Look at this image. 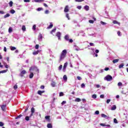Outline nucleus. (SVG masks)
Here are the masks:
<instances>
[{
  "instance_id": "nucleus-14",
  "label": "nucleus",
  "mask_w": 128,
  "mask_h": 128,
  "mask_svg": "<svg viewBox=\"0 0 128 128\" xmlns=\"http://www.w3.org/2000/svg\"><path fill=\"white\" fill-rule=\"evenodd\" d=\"M8 70V69H6V70L0 71V74H6V72Z\"/></svg>"
},
{
  "instance_id": "nucleus-61",
  "label": "nucleus",
  "mask_w": 128,
  "mask_h": 128,
  "mask_svg": "<svg viewBox=\"0 0 128 128\" xmlns=\"http://www.w3.org/2000/svg\"><path fill=\"white\" fill-rule=\"evenodd\" d=\"M118 35L119 36H120V31H118Z\"/></svg>"
},
{
  "instance_id": "nucleus-27",
  "label": "nucleus",
  "mask_w": 128,
  "mask_h": 128,
  "mask_svg": "<svg viewBox=\"0 0 128 128\" xmlns=\"http://www.w3.org/2000/svg\"><path fill=\"white\" fill-rule=\"evenodd\" d=\"M8 32L10 34L12 32V28L11 27H10V28H8Z\"/></svg>"
},
{
  "instance_id": "nucleus-6",
  "label": "nucleus",
  "mask_w": 128,
  "mask_h": 128,
  "mask_svg": "<svg viewBox=\"0 0 128 128\" xmlns=\"http://www.w3.org/2000/svg\"><path fill=\"white\" fill-rule=\"evenodd\" d=\"M64 12H70V9L68 8V6H66L64 9Z\"/></svg>"
},
{
  "instance_id": "nucleus-22",
  "label": "nucleus",
  "mask_w": 128,
  "mask_h": 128,
  "mask_svg": "<svg viewBox=\"0 0 128 128\" xmlns=\"http://www.w3.org/2000/svg\"><path fill=\"white\" fill-rule=\"evenodd\" d=\"M10 16V14H6L4 16V18H8Z\"/></svg>"
},
{
  "instance_id": "nucleus-21",
  "label": "nucleus",
  "mask_w": 128,
  "mask_h": 128,
  "mask_svg": "<svg viewBox=\"0 0 128 128\" xmlns=\"http://www.w3.org/2000/svg\"><path fill=\"white\" fill-rule=\"evenodd\" d=\"M30 78H34V73L31 72L29 76Z\"/></svg>"
},
{
  "instance_id": "nucleus-20",
  "label": "nucleus",
  "mask_w": 128,
  "mask_h": 128,
  "mask_svg": "<svg viewBox=\"0 0 128 128\" xmlns=\"http://www.w3.org/2000/svg\"><path fill=\"white\" fill-rule=\"evenodd\" d=\"M35 2H44V0H34Z\"/></svg>"
},
{
  "instance_id": "nucleus-9",
  "label": "nucleus",
  "mask_w": 128,
  "mask_h": 128,
  "mask_svg": "<svg viewBox=\"0 0 128 128\" xmlns=\"http://www.w3.org/2000/svg\"><path fill=\"white\" fill-rule=\"evenodd\" d=\"M40 52V50H38L37 51H34L32 52V54H34V56H36V54H38Z\"/></svg>"
},
{
  "instance_id": "nucleus-54",
  "label": "nucleus",
  "mask_w": 128,
  "mask_h": 128,
  "mask_svg": "<svg viewBox=\"0 0 128 128\" xmlns=\"http://www.w3.org/2000/svg\"><path fill=\"white\" fill-rule=\"evenodd\" d=\"M36 28V24H34L32 26V28L33 30H35Z\"/></svg>"
},
{
  "instance_id": "nucleus-15",
  "label": "nucleus",
  "mask_w": 128,
  "mask_h": 128,
  "mask_svg": "<svg viewBox=\"0 0 128 128\" xmlns=\"http://www.w3.org/2000/svg\"><path fill=\"white\" fill-rule=\"evenodd\" d=\"M47 128H52V124H47Z\"/></svg>"
},
{
  "instance_id": "nucleus-36",
  "label": "nucleus",
  "mask_w": 128,
  "mask_h": 128,
  "mask_svg": "<svg viewBox=\"0 0 128 128\" xmlns=\"http://www.w3.org/2000/svg\"><path fill=\"white\" fill-rule=\"evenodd\" d=\"M84 0H75V2H84Z\"/></svg>"
},
{
  "instance_id": "nucleus-57",
  "label": "nucleus",
  "mask_w": 128,
  "mask_h": 128,
  "mask_svg": "<svg viewBox=\"0 0 128 128\" xmlns=\"http://www.w3.org/2000/svg\"><path fill=\"white\" fill-rule=\"evenodd\" d=\"M90 46H94V43L90 42Z\"/></svg>"
},
{
  "instance_id": "nucleus-56",
  "label": "nucleus",
  "mask_w": 128,
  "mask_h": 128,
  "mask_svg": "<svg viewBox=\"0 0 128 128\" xmlns=\"http://www.w3.org/2000/svg\"><path fill=\"white\" fill-rule=\"evenodd\" d=\"M40 88H41V90H44V86H41Z\"/></svg>"
},
{
  "instance_id": "nucleus-11",
  "label": "nucleus",
  "mask_w": 128,
  "mask_h": 128,
  "mask_svg": "<svg viewBox=\"0 0 128 128\" xmlns=\"http://www.w3.org/2000/svg\"><path fill=\"white\" fill-rule=\"evenodd\" d=\"M84 9L86 11L90 10V6H88L86 5L84 6Z\"/></svg>"
},
{
  "instance_id": "nucleus-28",
  "label": "nucleus",
  "mask_w": 128,
  "mask_h": 128,
  "mask_svg": "<svg viewBox=\"0 0 128 128\" xmlns=\"http://www.w3.org/2000/svg\"><path fill=\"white\" fill-rule=\"evenodd\" d=\"M12 4H14V2H12V1H10L9 2V6H10V8L12 6Z\"/></svg>"
},
{
  "instance_id": "nucleus-37",
  "label": "nucleus",
  "mask_w": 128,
  "mask_h": 128,
  "mask_svg": "<svg viewBox=\"0 0 128 128\" xmlns=\"http://www.w3.org/2000/svg\"><path fill=\"white\" fill-rule=\"evenodd\" d=\"M25 120H27V121L30 120V116H26Z\"/></svg>"
},
{
  "instance_id": "nucleus-31",
  "label": "nucleus",
  "mask_w": 128,
  "mask_h": 128,
  "mask_svg": "<svg viewBox=\"0 0 128 128\" xmlns=\"http://www.w3.org/2000/svg\"><path fill=\"white\" fill-rule=\"evenodd\" d=\"M10 14H14L16 12V11L14 9H12L10 10Z\"/></svg>"
},
{
  "instance_id": "nucleus-26",
  "label": "nucleus",
  "mask_w": 128,
  "mask_h": 128,
  "mask_svg": "<svg viewBox=\"0 0 128 128\" xmlns=\"http://www.w3.org/2000/svg\"><path fill=\"white\" fill-rule=\"evenodd\" d=\"M63 80H68V77L66 76V75H64L63 76Z\"/></svg>"
},
{
  "instance_id": "nucleus-4",
  "label": "nucleus",
  "mask_w": 128,
  "mask_h": 128,
  "mask_svg": "<svg viewBox=\"0 0 128 128\" xmlns=\"http://www.w3.org/2000/svg\"><path fill=\"white\" fill-rule=\"evenodd\" d=\"M26 74V70H22L20 73V76L22 78Z\"/></svg>"
},
{
  "instance_id": "nucleus-24",
  "label": "nucleus",
  "mask_w": 128,
  "mask_h": 128,
  "mask_svg": "<svg viewBox=\"0 0 128 128\" xmlns=\"http://www.w3.org/2000/svg\"><path fill=\"white\" fill-rule=\"evenodd\" d=\"M66 66H68V62H66V63L64 64V70H66Z\"/></svg>"
},
{
  "instance_id": "nucleus-32",
  "label": "nucleus",
  "mask_w": 128,
  "mask_h": 128,
  "mask_svg": "<svg viewBox=\"0 0 128 128\" xmlns=\"http://www.w3.org/2000/svg\"><path fill=\"white\" fill-rule=\"evenodd\" d=\"M101 116H102V118H108V116H106V114H101Z\"/></svg>"
},
{
  "instance_id": "nucleus-35",
  "label": "nucleus",
  "mask_w": 128,
  "mask_h": 128,
  "mask_svg": "<svg viewBox=\"0 0 128 128\" xmlns=\"http://www.w3.org/2000/svg\"><path fill=\"white\" fill-rule=\"evenodd\" d=\"M51 86H52V88H54V86H56V82H53L51 84Z\"/></svg>"
},
{
  "instance_id": "nucleus-16",
  "label": "nucleus",
  "mask_w": 128,
  "mask_h": 128,
  "mask_svg": "<svg viewBox=\"0 0 128 128\" xmlns=\"http://www.w3.org/2000/svg\"><path fill=\"white\" fill-rule=\"evenodd\" d=\"M52 26H54V24H52V23L50 22V25L47 28L48 29L52 28Z\"/></svg>"
},
{
  "instance_id": "nucleus-18",
  "label": "nucleus",
  "mask_w": 128,
  "mask_h": 128,
  "mask_svg": "<svg viewBox=\"0 0 128 128\" xmlns=\"http://www.w3.org/2000/svg\"><path fill=\"white\" fill-rule=\"evenodd\" d=\"M118 60H119L118 59H115L112 60V62L113 64H116V62H118Z\"/></svg>"
},
{
  "instance_id": "nucleus-19",
  "label": "nucleus",
  "mask_w": 128,
  "mask_h": 128,
  "mask_svg": "<svg viewBox=\"0 0 128 128\" xmlns=\"http://www.w3.org/2000/svg\"><path fill=\"white\" fill-rule=\"evenodd\" d=\"M113 24H120V22H118V21L114 20L113 21Z\"/></svg>"
},
{
  "instance_id": "nucleus-10",
  "label": "nucleus",
  "mask_w": 128,
  "mask_h": 128,
  "mask_svg": "<svg viewBox=\"0 0 128 128\" xmlns=\"http://www.w3.org/2000/svg\"><path fill=\"white\" fill-rule=\"evenodd\" d=\"M44 90L42 91V90H39L38 91V94H40V96H42V94H44Z\"/></svg>"
},
{
  "instance_id": "nucleus-55",
  "label": "nucleus",
  "mask_w": 128,
  "mask_h": 128,
  "mask_svg": "<svg viewBox=\"0 0 128 128\" xmlns=\"http://www.w3.org/2000/svg\"><path fill=\"white\" fill-rule=\"evenodd\" d=\"M70 42L71 44L73 42L74 40H72V39H68V40Z\"/></svg>"
},
{
  "instance_id": "nucleus-30",
  "label": "nucleus",
  "mask_w": 128,
  "mask_h": 128,
  "mask_svg": "<svg viewBox=\"0 0 128 128\" xmlns=\"http://www.w3.org/2000/svg\"><path fill=\"white\" fill-rule=\"evenodd\" d=\"M22 114H20L19 116H16V118H15V120H18V118H22Z\"/></svg>"
},
{
  "instance_id": "nucleus-39",
  "label": "nucleus",
  "mask_w": 128,
  "mask_h": 128,
  "mask_svg": "<svg viewBox=\"0 0 128 128\" xmlns=\"http://www.w3.org/2000/svg\"><path fill=\"white\" fill-rule=\"evenodd\" d=\"M100 24H102V26H104V25L106 24V23L102 21H100Z\"/></svg>"
},
{
  "instance_id": "nucleus-59",
  "label": "nucleus",
  "mask_w": 128,
  "mask_h": 128,
  "mask_svg": "<svg viewBox=\"0 0 128 128\" xmlns=\"http://www.w3.org/2000/svg\"><path fill=\"white\" fill-rule=\"evenodd\" d=\"M100 98H104V94H101V95L100 96Z\"/></svg>"
},
{
  "instance_id": "nucleus-49",
  "label": "nucleus",
  "mask_w": 128,
  "mask_h": 128,
  "mask_svg": "<svg viewBox=\"0 0 128 128\" xmlns=\"http://www.w3.org/2000/svg\"><path fill=\"white\" fill-rule=\"evenodd\" d=\"M14 90H16V88H18V85L16 84L14 86Z\"/></svg>"
},
{
  "instance_id": "nucleus-52",
  "label": "nucleus",
  "mask_w": 128,
  "mask_h": 128,
  "mask_svg": "<svg viewBox=\"0 0 128 128\" xmlns=\"http://www.w3.org/2000/svg\"><path fill=\"white\" fill-rule=\"evenodd\" d=\"M96 114H100V112L98 110H96L95 112Z\"/></svg>"
},
{
  "instance_id": "nucleus-51",
  "label": "nucleus",
  "mask_w": 128,
  "mask_h": 128,
  "mask_svg": "<svg viewBox=\"0 0 128 128\" xmlns=\"http://www.w3.org/2000/svg\"><path fill=\"white\" fill-rule=\"evenodd\" d=\"M77 79L78 80H82V78L80 76H77Z\"/></svg>"
},
{
  "instance_id": "nucleus-48",
  "label": "nucleus",
  "mask_w": 128,
  "mask_h": 128,
  "mask_svg": "<svg viewBox=\"0 0 128 128\" xmlns=\"http://www.w3.org/2000/svg\"><path fill=\"white\" fill-rule=\"evenodd\" d=\"M118 84V86H122V83L119 82Z\"/></svg>"
},
{
  "instance_id": "nucleus-8",
  "label": "nucleus",
  "mask_w": 128,
  "mask_h": 128,
  "mask_svg": "<svg viewBox=\"0 0 128 128\" xmlns=\"http://www.w3.org/2000/svg\"><path fill=\"white\" fill-rule=\"evenodd\" d=\"M31 113L32 114L30 116H30H32L34 114V108H31Z\"/></svg>"
},
{
  "instance_id": "nucleus-42",
  "label": "nucleus",
  "mask_w": 128,
  "mask_h": 128,
  "mask_svg": "<svg viewBox=\"0 0 128 128\" xmlns=\"http://www.w3.org/2000/svg\"><path fill=\"white\" fill-rule=\"evenodd\" d=\"M43 10L42 8H38L37 9V10H38V12H40V10Z\"/></svg>"
},
{
  "instance_id": "nucleus-34",
  "label": "nucleus",
  "mask_w": 128,
  "mask_h": 128,
  "mask_svg": "<svg viewBox=\"0 0 128 128\" xmlns=\"http://www.w3.org/2000/svg\"><path fill=\"white\" fill-rule=\"evenodd\" d=\"M56 28H54V29L52 30L51 32H50V34H52L53 32H56Z\"/></svg>"
},
{
  "instance_id": "nucleus-63",
  "label": "nucleus",
  "mask_w": 128,
  "mask_h": 128,
  "mask_svg": "<svg viewBox=\"0 0 128 128\" xmlns=\"http://www.w3.org/2000/svg\"><path fill=\"white\" fill-rule=\"evenodd\" d=\"M100 126H106V124H100Z\"/></svg>"
},
{
  "instance_id": "nucleus-58",
  "label": "nucleus",
  "mask_w": 128,
  "mask_h": 128,
  "mask_svg": "<svg viewBox=\"0 0 128 128\" xmlns=\"http://www.w3.org/2000/svg\"><path fill=\"white\" fill-rule=\"evenodd\" d=\"M84 86H86V85H84V84L82 83L81 84V88H84Z\"/></svg>"
},
{
  "instance_id": "nucleus-12",
  "label": "nucleus",
  "mask_w": 128,
  "mask_h": 128,
  "mask_svg": "<svg viewBox=\"0 0 128 128\" xmlns=\"http://www.w3.org/2000/svg\"><path fill=\"white\" fill-rule=\"evenodd\" d=\"M22 30L23 32H26V26L23 25L22 26Z\"/></svg>"
},
{
  "instance_id": "nucleus-53",
  "label": "nucleus",
  "mask_w": 128,
  "mask_h": 128,
  "mask_svg": "<svg viewBox=\"0 0 128 128\" xmlns=\"http://www.w3.org/2000/svg\"><path fill=\"white\" fill-rule=\"evenodd\" d=\"M50 12L48 11V10H46L44 12V13L46 14H48V13Z\"/></svg>"
},
{
  "instance_id": "nucleus-60",
  "label": "nucleus",
  "mask_w": 128,
  "mask_h": 128,
  "mask_svg": "<svg viewBox=\"0 0 128 128\" xmlns=\"http://www.w3.org/2000/svg\"><path fill=\"white\" fill-rule=\"evenodd\" d=\"M110 99H108L106 100V103L107 104H110Z\"/></svg>"
},
{
  "instance_id": "nucleus-3",
  "label": "nucleus",
  "mask_w": 128,
  "mask_h": 128,
  "mask_svg": "<svg viewBox=\"0 0 128 128\" xmlns=\"http://www.w3.org/2000/svg\"><path fill=\"white\" fill-rule=\"evenodd\" d=\"M0 106L2 110H3V112H6V104L1 105Z\"/></svg>"
},
{
  "instance_id": "nucleus-23",
  "label": "nucleus",
  "mask_w": 128,
  "mask_h": 128,
  "mask_svg": "<svg viewBox=\"0 0 128 128\" xmlns=\"http://www.w3.org/2000/svg\"><path fill=\"white\" fill-rule=\"evenodd\" d=\"M82 100L80 98H76L75 99V102H80Z\"/></svg>"
},
{
  "instance_id": "nucleus-17",
  "label": "nucleus",
  "mask_w": 128,
  "mask_h": 128,
  "mask_svg": "<svg viewBox=\"0 0 128 128\" xmlns=\"http://www.w3.org/2000/svg\"><path fill=\"white\" fill-rule=\"evenodd\" d=\"M70 38V36H68V35H66L64 36V39L66 40H68Z\"/></svg>"
},
{
  "instance_id": "nucleus-50",
  "label": "nucleus",
  "mask_w": 128,
  "mask_h": 128,
  "mask_svg": "<svg viewBox=\"0 0 128 128\" xmlns=\"http://www.w3.org/2000/svg\"><path fill=\"white\" fill-rule=\"evenodd\" d=\"M0 14H4V12L3 10H0Z\"/></svg>"
},
{
  "instance_id": "nucleus-47",
  "label": "nucleus",
  "mask_w": 128,
  "mask_h": 128,
  "mask_svg": "<svg viewBox=\"0 0 128 128\" xmlns=\"http://www.w3.org/2000/svg\"><path fill=\"white\" fill-rule=\"evenodd\" d=\"M66 18H68V20H70V16L68 15V14H66Z\"/></svg>"
},
{
  "instance_id": "nucleus-64",
  "label": "nucleus",
  "mask_w": 128,
  "mask_h": 128,
  "mask_svg": "<svg viewBox=\"0 0 128 128\" xmlns=\"http://www.w3.org/2000/svg\"><path fill=\"white\" fill-rule=\"evenodd\" d=\"M77 8H78V10H81L82 9V6H78Z\"/></svg>"
},
{
  "instance_id": "nucleus-40",
  "label": "nucleus",
  "mask_w": 128,
  "mask_h": 128,
  "mask_svg": "<svg viewBox=\"0 0 128 128\" xmlns=\"http://www.w3.org/2000/svg\"><path fill=\"white\" fill-rule=\"evenodd\" d=\"M39 46H40L38 44H36L35 46L36 50H38Z\"/></svg>"
},
{
  "instance_id": "nucleus-25",
  "label": "nucleus",
  "mask_w": 128,
  "mask_h": 128,
  "mask_svg": "<svg viewBox=\"0 0 128 128\" xmlns=\"http://www.w3.org/2000/svg\"><path fill=\"white\" fill-rule=\"evenodd\" d=\"M39 40H42V34H40L38 36Z\"/></svg>"
},
{
  "instance_id": "nucleus-62",
  "label": "nucleus",
  "mask_w": 128,
  "mask_h": 128,
  "mask_svg": "<svg viewBox=\"0 0 128 128\" xmlns=\"http://www.w3.org/2000/svg\"><path fill=\"white\" fill-rule=\"evenodd\" d=\"M66 104V101H63L62 102V104L63 106V104Z\"/></svg>"
},
{
  "instance_id": "nucleus-5",
  "label": "nucleus",
  "mask_w": 128,
  "mask_h": 128,
  "mask_svg": "<svg viewBox=\"0 0 128 128\" xmlns=\"http://www.w3.org/2000/svg\"><path fill=\"white\" fill-rule=\"evenodd\" d=\"M62 36V33L60 32H57L56 34V36L58 38V40H60V36Z\"/></svg>"
},
{
  "instance_id": "nucleus-2",
  "label": "nucleus",
  "mask_w": 128,
  "mask_h": 128,
  "mask_svg": "<svg viewBox=\"0 0 128 128\" xmlns=\"http://www.w3.org/2000/svg\"><path fill=\"white\" fill-rule=\"evenodd\" d=\"M104 80H107V82H110V80H112V77L110 75H107L104 78Z\"/></svg>"
},
{
  "instance_id": "nucleus-41",
  "label": "nucleus",
  "mask_w": 128,
  "mask_h": 128,
  "mask_svg": "<svg viewBox=\"0 0 128 128\" xmlns=\"http://www.w3.org/2000/svg\"><path fill=\"white\" fill-rule=\"evenodd\" d=\"M114 122L115 123V124H118V120H116V118H114Z\"/></svg>"
},
{
  "instance_id": "nucleus-46",
  "label": "nucleus",
  "mask_w": 128,
  "mask_h": 128,
  "mask_svg": "<svg viewBox=\"0 0 128 128\" xmlns=\"http://www.w3.org/2000/svg\"><path fill=\"white\" fill-rule=\"evenodd\" d=\"M60 96H64V92H60L59 94Z\"/></svg>"
},
{
  "instance_id": "nucleus-7",
  "label": "nucleus",
  "mask_w": 128,
  "mask_h": 128,
  "mask_svg": "<svg viewBox=\"0 0 128 128\" xmlns=\"http://www.w3.org/2000/svg\"><path fill=\"white\" fill-rule=\"evenodd\" d=\"M45 120H47V122H50V116H46Z\"/></svg>"
},
{
  "instance_id": "nucleus-44",
  "label": "nucleus",
  "mask_w": 128,
  "mask_h": 128,
  "mask_svg": "<svg viewBox=\"0 0 128 128\" xmlns=\"http://www.w3.org/2000/svg\"><path fill=\"white\" fill-rule=\"evenodd\" d=\"M96 98V94H94L92 96V98Z\"/></svg>"
},
{
  "instance_id": "nucleus-33",
  "label": "nucleus",
  "mask_w": 128,
  "mask_h": 128,
  "mask_svg": "<svg viewBox=\"0 0 128 128\" xmlns=\"http://www.w3.org/2000/svg\"><path fill=\"white\" fill-rule=\"evenodd\" d=\"M10 50H16V48L14 46H11Z\"/></svg>"
},
{
  "instance_id": "nucleus-13",
  "label": "nucleus",
  "mask_w": 128,
  "mask_h": 128,
  "mask_svg": "<svg viewBox=\"0 0 128 128\" xmlns=\"http://www.w3.org/2000/svg\"><path fill=\"white\" fill-rule=\"evenodd\" d=\"M116 110V105H114V106H113L112 107L111 110Z\"/></svg>"
},
{
  "instance_id": "nucleus-1",
  "label": "nucleus",
  "mask_w": 128,
  "mask_h": 128,
  "mask_svg": "<svg viewBox=\"0 0 128 128\" xmlns=\"http://www.w3.org/2000/svg\"><path fill=\"white\" fill-rule=\"evenodd\" d=\"M66 50H64L62 51L61 54L60 56V62H62L64 58H66Z\"/></svg>"
},
{
  "instance_id": "nucleus-43",
  "label": "nucleus",
  "mask_w": 128,
  "mask_h": 128,
  "mask_svg": "<svg viewBox=\"0 0 128 128\" xmlns=\"http://www.w3.org/2000/svg\"><path fill=\"white\" fill-rule=\"evenodd\" d=\"M62 65H60L58 67V70H62Z\"/></svg>"
},
{
  "instance_id": "nucleus-29",
  "label": "nucleus",
  "mask_w": 128,
  "mask_h": 128,
  "mask_svg": "<svg viewBox=\"0 0 128 128\" xmlns=\"http://www.w3.org/2000/svg\"><path fill=\"white\" fill-rule=\"evenodd\" d=\"M124 63L121 64L118 66L119 68H124Z\"/></svg>"
},
{
  "instance_id": "nucleus-45",
  "label": "nucleus",
  "mask_w": 128,
  "mask_h": 128,
  "mask_svg": "<svg viewBox=\"0 0 128 128\" xmlns=\"http://www.w3.org/2000/svg\"><path fill=\"white\" fill-rule=\"evenodd\" d=\"M4 122H0V126H4Z\"/></svg>"
},
{
  "instance_id": "nucleus-38",
  "label": "nucleus",
  "mask_w": 128,
  "mask_h": 128,
  "mask_svg": "<svg viewBox=\"0 0 128 128\" xmlns=\"http://www.w3.org/2000/svg\"><path fill=\"white\" fill-rule=\"evenodd\" d=\"M88 22H90V24H94V20H89Z\"/></svg>"
}]
</instances>
